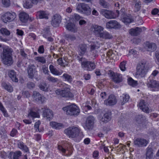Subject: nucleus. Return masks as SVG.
<instances>
[{"mask_svg":"<svg viewBox=\"0 0 159 159\" xmlns=\"http://www.w3.org/2000/svg\"><path fill=\"white\" fill-rule=\"evenodd\" d=\"M12 51L8 47H6L3 49V52L1 54V58L2 63L7 66H10L13 63L12 57Z\"/></svg>","mask_w":159,"mask_h":159,"instance_id":"1","label":"nucleus"},{"mask_svg":"<svg viewBox=\"0 0 159 159\" xmlns=\"http://www.w3.org/2000/svg\"><path fill=\"white\" fill-rule=\"evenodd\" d=\"M80 130L76 127H69L64 130L65 133L69 137L72 138H76L80 136V139H81L83 137V134Z\"/></svg>","mask_w":159,"mask_h":159,"instance_id":"2","label":"nucleus"},{"mask_svg":"<svg viewBox=\"0 0 159 159\" xmlns=\"http://www.w3.org/2000/svg\"><path fill=\"white\" fill-rule=\"evenodd\" d=\"M136 69L137 75H139L141 77H144L148 69L147 61L143 60L139 63Z\"/></svg>","mask_w":159,"mask_h":159,"instance_id":"3","label":"nucleus"},{"mask_svg":"<svg viewBox=\"0 0 159 159\" xmlns=\"http://www.w3.org/2000/svg\"><path fill=\"white\" fill-rule=\"evenodd\" d=\"M63 110L66 111L68 115L77 116L80 113V110L75 105L72 104L63 108Z\"/></svg>","mask_w":159,"mask_h":159,"instance_id":"4","label":"nucleus"},{"mask_svg":"<svg viewBox=\"0 0 159 159\" xmlns=\"http://www.w3.org/2000/svg\"><path fill=\"white\" fill-rule=\"evenodd\" d=\"M76 9L79 12L86 15H89L91 13V8L88 4L84 3L78 4L76 7Z\"/></svg>","mask_w":159,"mask_h":159,"instance_id":"5","label":"nucleus"},{"mask_svg":"<svg viewBox=\"0 0 159 159\" xmlns=\"http://www.w3.org/2000/svg\"><path fill=\"white\" fill-rule=\"evenodd\" d=\"M55 92L57 95L66 98H72L73 96L72 93L70 92V89L68 88H65L62 90L57 89Z\"/></svg>","mask_w":159,"mask_h":159,"instance_id":"6","label":"nucleus"},{"mask_svg":"<svg viewBox=\"0 0 159 159\" xmlns=\"http://www.w3.org/2000/svg\"><path fill=\"white\" fill-rule=\"evenodd\" d=\"M16 15L15 13L8 12L2 15L1 18L3 22L7 23V22L12 21L16 18Z\"/></svg>","mask_w":159,"mask_h":159,"instance_id":"7","label":"nucleus"},{"mask_svg":"<svg viewBox=\"0 0 159 159\" xmlns=\"http://www.w3.org/2000/svg\"><path fill=\"white\" fill-rule=\"evenodd\" d=\"M95 120L94 118L92 116H89L86 120L85 125L84 126L85 129L92 130L93 127V124Z\"/></svg>","mask_w":159,"mask_h":159,"instance_id":"8","label":"nucleus"},{"mask_svg":"<svg viewBox=\"0 0 159 159\" xmlns=\"http://www.w3.org/2000/svg\"><path fill=\"white\" fill-rule=\"evenodd\" d=\"M81 66L85 70L89 71L94 69L95 67V65L93 62L88 61H82Z\"/></svg>","mask_w":159,"mask_h":159,"instance_id":"9","label":"nucleus"},{"mask_svg":"<svg viewBox=\"0 0 159 159\" xmlns=\"http://www.w3.org/2000/svg\"><path fill=\"white\" fill-rule=\"evenodd\" d=\"M27 72L28 77L31 79H33L34 76L35 77L37 75V71L35 66L34 65L28 66Z\"/></svg>","mask_w":159,"mask_h":159,"instance_id":"10","label":"nucleus"},{"mask_svg":"<svg viewBox=\"0 0 159 159\" xmlns=\"http://www.w3.org/2000/svg\"><path fill=\"white\" fill-rule=\"evenodd\" d=\"M61 17L60 15L55 14L52 18L51 24L54 27H57L61 22Z\"/></svg>","mask_w":159,"mask_h":159,"instance_id":"11","label":"nucleus"},{"mask_svg":"<svg viewBox=\"0 0 159 159\" xmlns=\"http://www.w3.org/2000/svg\"><path fill=\"white\" fill-rule=\"evenodd\" d=\"M32 97L35 102H41L42 103L44 102V98L37 91H33Z\"/></svg>","mask_w":159,"mask_h":159,"instance_id":"12","label":"nucleus"},{"mask_svg":"<svg viewBox=\"0 0 159 159\" xmlns=\"http://www.w3.org/2000/svg\"><path fill=\"white\" fill-rule=\"evenodd\" d=\"M107 28L108 29H118L121 27L120 25L116 20H111L107 23Z\"/></svg>","mask_w":159,"mask_h":159,"instance_id":"13","label":"nucleus"},{"mask_svg":"<svg viewBox=\"0 0 159 159\" xmlns=\"http://www.w3.org/2000/svg\"><path fill=\"white\" fill-rule=\"evenodd\" d=\"M117 102V100L115 96L113 95H110L108 99L104 102L105 104L107 105L111 106L115 104Z\"/></svg>","mask_w":159,"mask_h":159,"instance_id":"14","label":"nucleus"},{"mask_svg":"<svg viewBox=\"0 0 159 159\" xmlns=\"http://www.w3.org/2000/svg\"><path fill=\"white\" fill-rule=\"evenodd\" d=\"M145 30V28L144 27L142 28L136 27L134 29H130L129 30V33L132 35L136 36L139 35L142 30L144 31Z\"/></svg>","mask_w":159,"mask_h":159,"instance_id":"15","label":"nucleus"},{"mask_svg":"<svg viewBox=\"0 0 159 159\" xmlns=\"http://www.w3.org/2000/svg\"><path fill=\"white\" fill-rule=\"evenodd\" d=\"M139 105L140 109L144 112L147 113L149 112L150 110L148 107L149 105L144 100H141L139 103Z\"/></svg>","mask_w":159,"mask_h":159,"instance_id":"16","label":"nucleus"},{"mask_svg":"<svg viewBox=\"0 0 159 159\" xmlns=\"http://www.w3.org/2000/svg\"><path fill=\"white\" fill-rule=\"evenodd\" d=\"M100 13L107 19L114 18L115 16L114 13L111 11L106 9H102L100 10Z\"/></svg>","mask_w":159,"mask_h":159,"instance_id":"17","label":"nucleus"},{"mask_svg":"<svg viewBox=\"0 0 159 159\" xmlns=\"http://www.w3.org/2000/svg\"><path fill=\"white\" fill-rule=\"evenodd\" d=\"M134 143L135 145L141 147L146 146L148 143V142L143 139L138 138L134 141Z\"/></svg>","mask_w":159,"mask_h":159,"instance_id":"18","label":"nucleus"},{"mask_svg":"<svg viewBox=\"0 0 159 159\" xmlns=\"http://www.w3.org/2000/svg\"><path fill=\"white\" fill-rule=\"evenodd\" d=\"M43 116L46 117L49 120H50L53 117V113L52 110L49 109L45 108L43 111Z\"/></svg>","mask_w":159,"mask_h":159,"instance_id":"19","label":"nucleus"},{"mask_svg":"<svg viewBox=\"0 0 159 159\" xmlns=\"http://www.w3.org/2000/svg\"><path fill=\"white\" fill-rule=\"evenodd\" d=\"M22 153L20 151H17L14 152H10L8 158L10 159H19Z\"/></svg>","mask_w":159,"mask_h":159,"instance_id":"20","label":"nucleus"},{"mask_svg":"<svg viewBox=\"0 0 159 159\" xmlns=\"http://www.w3.org/2000/svg\"><path fill=\"white\" fill-rule=\"evenodd\" d=\"M66 27L68 30L73 33H75L78 30L77 26L75 24L71 22L68 23Z\"/></svg>","mask_w":159,"mask_h":159,"instance_id":"21","label":"nucleus"},{"mask_svg":"<svg viewBox=\"0 0 159 159\" xmlns=\"http://www.w3.org/2000/svg\"><path fill=\"white\" fill-rule=\"evenodd\" d=\"M93 32L95 35L98 37L101 32L103 31L104 28L101 26L94 25L93 26Z\"/></svg>","mask_w":159,"mask_h":159,"instance_id":"22","label":"nucleus"},{"mask_svg":"<svg viewBox=\"0 0 159 159\" xmlns=\"http://www.w3.org/2000/svg\"><path fill=\"white\" fill-rule=\"evenodd\" d=\"M145 48L149 51H154L156 50L157 46L154 43H150L147 42L146 44Z\"/></svg>","mask_w":159,"mask_h":159,"instance_id":"23","label":"nucleus"},{"mask_svg":"<svg viewBox=\"0 0 159 159\" xmlns=\"http://www.w3.org/2000/svg\"><path fill=\"white\" fill-rule=\"evenodd\" d=\"M19 18L20 20L23 23L26 22L28 20L29 15L24 12H20L19 14Z\"/></svg>","mask_w":159,"mask_h":159,"instance_id":"24","label":"nucleus"},{"mask_svg":"<svg viewBox=\"0 0 159 159\" xmlns=\"http://www.w3.org/2000/svg\"><path fill=\"white\" fill-rule=\"evenodd\" d=\"M121 18L122 21L126 24L130 23L133 21L131 16L129 15H123Z\"/></svg>","mask_w":159,"mask_h":159,"instance_id":"25","label":"nucleus"},{"mask_svg":"<svg viewBox=\"0 0 159 159\" xmlns=\"http://www.w3.org/2000/svg\"><path fill=\"white\" fill-rule=\"evenodd\" d=\"M98 48L95 44H93L90 45V49L89 51L90 54L93 57H95L98 55V52L97 49Z\"/></svg>","mask_w":159,"mask_h":159,"instance_id":"26","label":"nucleus"},{"mask_svg":"<svg viewBox=\"0 0 159 159\" xmlns=\"http://www.w3.org/2000/svg\"><path fill=\"white\" fill-rule=\"evenodd\" d=\"M147 84L148 87L159 88V82L152 79H150Z\"/></svg>","mask_w":159,"mask_h":159,"instance_id":"27","label":"nucleus"},{"mask_svg":"<svg viewBox=\"0 0 159 159\" xmlns=\"http://www.w3.org/2000/svg\"><path fill=\"white\" fill-rule=\"evenodd\" d=\"M153 155V150L151 147H148L146 149V159H151Z\"/></svg>","mask_w":159,"mask_h":159,"instance_id":"28","label":"nucleus"},{"mask_svg":"<svg viewBox=\"0 0 159 159\" xmlns=\"http://www.w3.org/2000/svg\"><path fill=\"white\" fill-rule=\"evenodd\" d=\"M111 111H108L104 114L103 117L101 119V120L103 122L107 123L111 120Z\"/></svg>","mask_w":159,"mask_h":159,"instance_id":"29","label":"nucleus"},{"mask_svg":"<svg viewBox=\"0 0 159 159\" xmlns=\"http://www.w3.org/2000/svg\"><path fill=\"white\" fill-rule=\"evenodd\" d=\"M98 37L104 39H111L112 37V35L106 31H102L98 36Z\"/></svg>","mask_w":159,"mask_h":159,"instance_id":"30","label":"nucleus"},{"mask_svg":"<svg viewBox=\"0 0 159 159\" xmlns=\"http://www.w3.org/2000/svg\"><path fill=\"white\" fill-rule=\"evenodd\" d=\"M124 96L122 97H120V100L119 102V103L123 105L125 103L128 102L129 99V97L128 95L125 94L123 95Z\"/></svg>","mask_w":159,"mask_h":159,"instance_id":"31","label":"nucleus"},{"mask_svg":"<svg viewBox=\"0 0 159 159\" xmlns=\"http://www.w3.org/2000/svg\"><path fill=\"white\" fill-rule=\"evenodd\" d=\"M8 75L12 81L16 82H18V79L16 76V73L14 70H10L9 72Z\"/></svg>","mask_w":159,"mask_h":159,"instance_id":"32","label":"nucleus"},{"mask_svg":"<svg viewBox=\"0 0 159 159\" xmlns=\"http://www.w3.org/2000/svg\"><path fill=\"white\" fill-rule=\"evenodd\" d=\"M145 119V116L142 115L136 116L135 117L136 121L139 124H141L144 122Z\"/></svg>","mask_w":159,"mask_h":159,"instance_id":"33","label":"nucleus"},{"mask_svg":"<svg viewBox=\"0 0 159 159\" xmlns=\"http://www.w3.org/2000/svg\"><path fill=\"white\" fill-rule=\"evenodd\" d=\"M113 80L116 83H119L122 82V79L121 75L119 74L116 73L113 78Z\"/></svg>","mask_w":159,"mask_h":159,"instance_id":"34","label":"nucleus"},{"mask_svg":"<svg viewBox=\"0 0 159 159\" xmlns=\"http://www.w3.org/2000/svg\"><path fill=\"white\" fill-rule=\"evenodd\" d=\"M50 125L56 129H59L63 128V125L61 123H57L55 122H50Z\"/></svg>","mask_w":159,"mask_h":159,"instance_id":"35","label":"nucleus"},{"mask_svg":"<svg viewBox=\"0 0 159 159\" xmlns=\"http://www.w3.org/2000/svg\"><path fill=\"white\" fill-rule=\"evenodd\" d=\"M79 48L80 53L83 55L86 51L87 46L85 44H80L79 45Z\"/></svg>","mask_w":159,"mask_h":159,"instance_id":"36","label":"nucleus"},{"mask_svg":"<svg viewBox=\"0 0 159 159\" xmlns=\"http://www.w3.org/2000/svg\"><path fill=\"white\" fill-rule=\"evenodd\" d=\"M49 69L51 72L54 75H60L62 74V72H59L57 69L54 68V66L52 65H50Z\"/></svg>","mask_w":159,"mask_h":159,"instance_id":"37","label":"nucleus"},{"mask_svg":"<svg viewBox=\"0 0 159 159\" xmlns=\"http://www.w3.org/2000/svg\"><path fill=\"white\" fill-rule=\"evenodd\" d=\"M18 146L19 148L22 149L24 151L26 152L29 153L28 148L22 142H20L18 144Z\"/></svg>","mask_w":159,"mask_h":159,"instance_id":"38","label":"nucleus"},{"mask_svg":"<svg viewBox=\"0 0 159 159\" xmlns=\"http://www.w3.org/2000/svg\"><path fill=\"white\" fill-rule=\"evenodd\" d=\"M65 38L67 40L73 41L76 40V38L75 35L73 34H67L65 35Z\"/></svg>","mask_w":159,"mask_h":159,"instance_id":"39","label":"nucleus"},{"mask_svg":"<svg viewBox=\"0 0 159 159\" xmlns=\"http://www.w3.org/2000/svg\"><path fill=\"white\" fill-rule=\"evenodd\" d=\"M2 85L5 89L7 90L9 92H11L13 90V88L11 86L6 83H2Z\"/></svg>","mask_w":159,"mask_h":159,"instance_id":"40","label":"nucleus"},{"mask_svg":"<svg viewBox=\"0 0 159 159\" xmlns=\"http://www.w3.org/2000/svg\"><path fill=\"white\" fill-rule=\"evenodd\" d=\"M62 77L65 79V81H66L70 83L72 82V77L70 75L67 74H64Z\"/></svg>","mask_w":159,"mask_h":159,"instance_id":"41","label":"nucleus"},{"mask_svg":"<svg viewBox=\"0 0 159 159\" xmlns=\"http://www.w3.org/2000/svg\"><path fill=\"white\" fill-rule=\"evenodd\" d=\"M38 13L39 18H45L46 19H48V15L44 11H40L39 12H38Z\"/></svg>","mask_w":159,"mask_h":159,"instance_id":"42","label":"nucleus"},{"mask_svg":"<svg viewBox=\"0 0 159 159\" xmlns=\"http://www.w3.org/2000/svg\"><path fill=\"white\" fill-rule=\"evenodd\" d=\"M128 82L129 84L132 87H135L138 84L137 81L134 80L131 78L128 79Z\"/></svg>","mask_w":159,"mask_h":159,"instance_id":"43","label":"nucleus"},{"mask_svg":"<svg viewBox=\"0 0 159 159\" xmlns=\"http://www.w3.org/2000/svg\"><path fill=\"white\" fill-rule=\"evenodd\" d=\"M134 2L135 3L134 11H138L140 9L141 2H137V0H134Z\"/></svg>","mask_w":159,"mask_h":159,"instance_id":"44","label":"nucleus"},{"mask_svg":"<svg viewBox=\"0 0 159 159\" xmlns=\"http://www.w3.org/2000/svg\"><path fill=\"white\" fill-rule=\"evenodd\" d=\"M39 87L40 90L46 92L48 91V88L46 83L40 84L39 85Z\"/></svg>","mask_w":159,"mask_h":159,"instance_id":"45","label":"nucleus"},{"mask_svg":"<svg viewBox=\"0 0 159 159\" xmlns=\"http://www.w3.org/2000/svg\"><path fill=\"white\" fill-rule=\"evenodd\" d=\"M32 4L31 2H30L29 0H25V2L23 4V6L26 8H30L32 7Z\"/></svg>","mask_w":159,"mask_h":159,"instance_id":"46","label":"nucleus"},{"mask_svg":"<svg viewBox=\"0 0 159 159\" xmlns=\"http://www.w3.org/2000/svg\"><path fill=\"white\" fill-rule=\"evenodd\" d=\"M47 79L49 81L53 83H56L58 81V79L57 78H54L50 75L48 76Z\"/></svg>","mask_w":159,"mask_h":159,"instance_id":"47","label":"nucleus"},{"mask_svg":"<svg viewBox=\"0 0 159 159\" xmlns=\"http://www.w3.org/2000/svg\"><path fill=\"white\" fill-rule=\"evenodd\" d=\"M99 4L103 7L106 8H107L109 6V4L104 0H100L99 1Z\"/></svg>","mask_w":159,"mask_h":159,"instance_id":"48","label":"nucleus"},{"mask_svg":"<svg viewBox=\"0 0 159 159\" xmlns=\"http://www.w3.org/2000/svg\"><path fill=\"white\" fill-rule=\"evenodd\" d=\"M0 31L2 35H5L8 36L10 34V32L5 28H2L0 30Z\"/></svg>","mask_w":159,"mask_h":159,"instance_id":"49","label":"nucleus"},{"mask_svg":"<svg viewBox=\"0 0 159 159\" xmlns=\"http://www.w3.org/2000/svg\"><path fill=\"white\" fill-rule=\"evenodd\" d=\"M35 59L38 62L43 63H46V60L43 57H35Z\"/></svg>","mask_w":159,"mask_h":159,"instance_id":"50","label":"nucleus"},{"mask_svg":"<svg viewBox=\"0 0 159 159\" xmlns=\"http://www.w3.org/2000/svg\"><path fill=\"white\" fill-rule=\"evenodd\" d=\"M0 110L3 113L5 117H7L8 114L7 113V111L2 106V103L0 102Z\"/></svg>","mask_w":159,"mask_h":159,"instance_id":"51","label":"nucleus"},{"mask_svg":"<svg viewBox=\"0 0 159 159\" xmlns=\"http://www.w3.org/2000/svg\"><path fill=\"white\" fill-rule=\"evenodd\" d=\"M26 86L29 89H32L35 87V84L33 82H29L27 84Z\"/></svg>","mask_w":159,"mask_h":159,"instance_id":"52","label":"nucleus"},{"mask_svg":"<svg viewBox=\"0 0 159 159\" xmlns=\"http://www.w3.org/2000/svg\"><path fill=\"white\" fill-rule=\"evenodd\" d=\"M126 61H123L120 63V67L121 70L122 71H124L125 70L126 68L125 67V66L126 64Z\"/></svg>","mask_w":159,"mask_h":159,"instance_id":"53","label":"nucleus"},{"mask_svg":"<svg viewBox=\"0 0 159 159\" xmlns=\"http://www.w3.org/2000/svg\"><path fill=\"white\" fill-rule=\"evenodd\" d=\"M40 124V122L39 121H38L36 122L34 124V128L35 129V130L36 131L40 132L41 131L39 129V126Z\"/></svg>","mask_w":159,"mask_h":159,"instance_id":"54","label":"nucleus"},{"mask_svg":"<svg viewBox=\"0 0 159 159\" xmlns=\"http://www.w3.org/2000/svg\"><path fill=\"white\" fill-rule=\"evenodd\" d=\"M22 96L24 97L28 98L30 96V94L29 92L27 91H23L22 92Z\"/></svg>","mask_w":159,"mask_h":159,"instance_id":"55","label":"nucleus"},{"mask_svg":"<svg viewBox=\"0 0 159 159\" xmlns=\"http://www.w3.org/2000/svg\"><path fill=\"white\" fill-rule=\"evenodd\" d=\"M29 115L33 117H38L39 116V115L38 113L31 111L29 114Z\"/></svg>","mask_w":159,"mask_h":159,"instance_id":"56","label":"nucleus"},{"mask_svg":"<svg viewBox=\"0 0 159 159\" xmlns=\"http://www.w3.org/2000/svg\"><path fill=\"white\" fill-rule=\"evenodd\" d=\"M2 4L6 7H8L10 5L9 0H2Z\"/></svg>","mask_w":159,"mask_h":159,"instance_id":"57","label":"nucleus"},{"mask_svg":"<svg viewBox=\"0 0 159 159\" xmlns=\"http://www.w3.org/2000/svg\"><path fill=\"white\" fill-rule=\"evenodd\" d=\"M32 3L33 4L36 5L38 3H41L43 1V0H30Z\"/></svg>","mask_w":159,"mask_h":159,"instance_id":"58","label":"nucleus"},{"mask_svg":"<svg viewBox=\"0 0 159 159\" xmlns=\"http://www.w3.org/2000/svg\"><path fill=\"white\" fill-rule=\"evenodd\" d=\"M38 52L40 53H43L44 52V48L43 45L40 46L38 50Z\"/></svg>","mask_w":159,"mask_h":159,"instance_id":"59","label":"nucleus"},{"mask_svg":"<svg viewBox=\"0 0 159 159\" xmlns=\"http://www.w3.org/2000/svg\"><path fill=\"white\" fill-rule=\"evenodd\" d=\"M100 96L102 99H104L106 98L107 95L105 92H102L101 93Z\"/></svg>","mask_w":159,"mask_h":159,"instance_id":"60","label":"nucleus"},{"mask_svg":"<svg viewBox=\"0 0 159 159\" xmlns=\"http://www.w3.org/2000/svg\"><path fill=\"white\" fill-rule=\"evenodd\" d=\"M17 133V130L16 129H13L11 132L10 134L11 136L13 137L16 135Z\"/></svg>","mask_w":159,"mask_h":159,"instance_id":"61","label":"nucleus"},{"mask_svg":"<svg viewBox=\"0 0 159 159\" xmlns=\"http://www.w3.org/2000/svg\"><path fill=\"white\" fill-rule=\"evenodd\" d=\"M73 19H75L76 20H78L81 18L80 16L77 14H75L73 16Z\"/></svg>","mask_w":159,"mask_h":159,"instance_id":"62","label":"nucleus"},{"mask_svg":"<svg viewBox=\"0 0 159 159\" xmlns=\"http://www.w3.org/2000/svg\"><path fill=\"white\" fill-rule=\"evenodd\" d=\"M17 34L19 35L22 36L23 35L24 32L23 31L18 29L16 30Z\"/></svg>","mask_w":159,"mask_h":159,"instance_id":"63","label":"nucleus"},{"mask_svg":"<svg viewBox=\"0 0 159 159\" xmlns=\"http://www.w3.org/2000/svg\"><path fill=\"white\" fill-rule=\"evenodd\" d=\"M1 135V137L2 139H5L7 138V136L6 133L2 132L0 133Z\"/></svg>","mask_w":159,"mask_h":159,"instance_id":"64","label":"nucleus"}]
</instances>
